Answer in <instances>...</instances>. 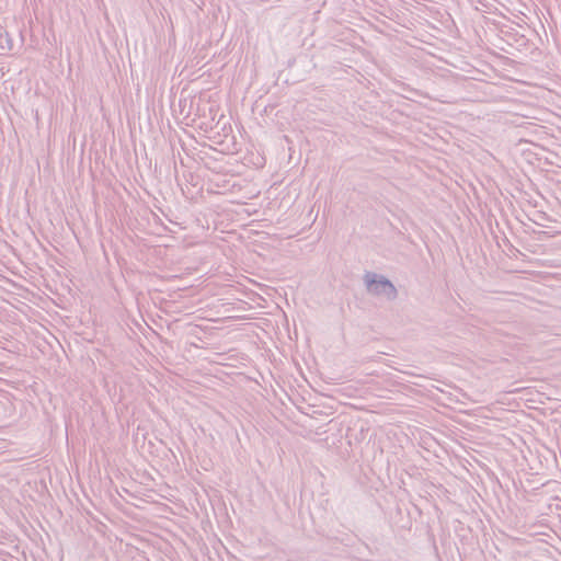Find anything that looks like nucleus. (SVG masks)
<instances>
[{"label":"nucleus","mask_w":561,"mask_h":561,"mask_svg":"<svg viewBox=\"0 0 561 561\" xmlns=\"http://www.w3.org/2000/svg\"><path fill=\"white\" fill-rule=\"evenodd\" d=\"M515 41L518 46H526L528 42V39L524 35L517 36Z\"/></svg>","instance_id":"obj_2"},{"label":"nucleus","mask_w":561,"mask_h":561,"mask_svg":"<svg viewBox=\"0 0 561 561\" xmlns=\"http://www.w3.org/2000/svg\"><path fill=\"white\" fill-rule=\"evenodd\" d=\"M365 283L367 290L375 296H383L390 301L394 300L398 296L397 288L385 276H379V278H377V274L367 273L365 275Z\"/></svg>","instance_id":"obj_1"}]
</instances>
